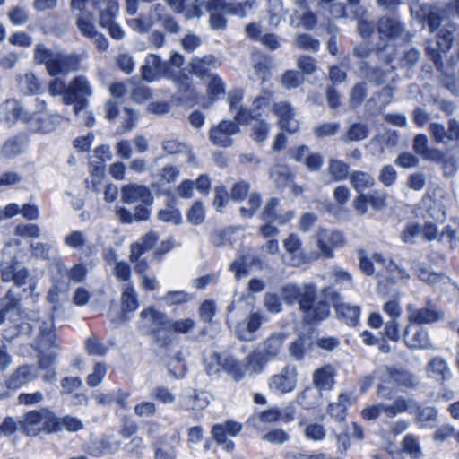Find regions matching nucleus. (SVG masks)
Returning a JSON list of instances; mask_svg holds the SVG:
<instances>
[{"label":"nucleus","instance_id":"f257e3e1","mask_svg":"<svg viewBox=\"0 0 459 459\" xmlns=\"http://www.w3.org/2000/svg\"><path fill=\"white\" fill-rule=\"evenodd\" d=\"M281 295L288 305L299 304L304 320L312 324L329 316V306L325 301L316 302V287L314 283H287L281 288Z\"/></svg>","mask_w":459,"mask_h":459},{"label":"nucleus","instance_id":"f03ea898","mask_svg":"<svg viewBox=\"0 0 459 459\" xmlns=\"http://www.w3.org/2000/svg\"><path fill=\"white\" fill-rule=\"evenodd\" d=\"M31 323L22 324V330H30V333L34 336L32 347L39 353L49 351L51 349H59L60 342L56 335L54 329V320L50 315L45 314L42 316H36L33 312L29 318Z\"/></svg>","mask_w":459,"mask_h":459},{"label":"nucleus","instance_id":"7ed1b4c3","mask_svg":"<svg viewBox=\"0 0 459 459\" xmlns=\"http://www.w3.org/2000/svg\"><path fill=\"white\" fill-rule=\"evenodd\" d=\"M284 339L283 334L273 333L247 356V360L253 373H261L264 366L280 354Z\"/></svg>","mask_w":459,"mask_h":459},{"label":"nucleus","instance_id":"20e7f679","mask_svg":"<svg viewBox=\"0 0 459 459\" xmlns=\"http://www.w3.org/2000/svg\"><path fill=\"white\" fill-rule=\"evenodd\" d=\"M323 292L332 303L338 319L351 326L358 325L360 315L359 306L344 302L342 295L330 287L325 288Z\"/></svg>","mask_w":459,"mask_h":459},{"label":"nucleus","instance_id":"39448f33","mask_svg":"<svg viewBox=\"0 0 459 459\" xmlns=\"http://www.w3.org/2000/svg\"><path fill=\"white\" fill-rule=\"evenodd\" d=\"M86 58L85 54L55 53L53 60L48 64V73L51 76L66 75L70 72L82 68V63Z\"/></svg>","mask_w":459,"mask_h":459},{"label":"nucleus","instance_id":"423d86ee","mask_svg":"<svg viewBox=\"0 0 459 459\" xmlns=\"http://www.w3.org/2000/svg\"><path fill=\"white\" fill-rule=\"evenodd\" d=\"M298 385V370L293 365L285 366L268 380L269 390L277 395H283L295 390Z\"/></svg>","mask_w":459,"mask_h":459},{"label":"nucleus","instance_id":"0eeeda50","mask_svg":"<svg viewBox=\"0 0 459 459\" xmlns=\"http://www.w3.org/2000/svg\"><path fill=\"white\" fill-rule=\"evenodd\" d=\"M317 248L325 257L333 256V249L343 246L345 242L342 232L336 230L318 229L315 233Z\"/></svg>","mask_w":459,"mask_h":459},{"label":"nucleus","instance_id":"6e6552de","mask_svg":"<svg viewBox=\"0 0 459 459\" xmlns=\"http://www.w3.org/2000/svg\"><path fill=\"white\" fill-rule=\"evenodd\" d=\"M239 133L238 125L233 120H221L209 131V140L213 145L227 148L233 144L232 136Z\"/></svg>","mask_w":459,"mask_h":459},{"label":"nucleus","instance_id":"1a4fd4ad","mask_svg":"<svg viewBox=\"0 0 459 459\" xmlns=\"http://www.w3.org/2000/svg\"><path fill=\"white\" fill-rule=\"evenodd\" d=\"M407 310L409 323L418 325L433 324L445 317V313L437 309L430 300L427 301L426 306L421 308H417L414 305L410 304Z\"/></svg>","mask_w":459,"mask_h":459},{"label":"nucleus","instance_id":"9d476101","mask_svg":"<svg viewBox=\"0 0 459 459\" xmlns=\"http://www.w3.org/2000/svg\"><path fill=\"white\" fill-rule=\"evenodd\" d=\"M454 32L455 28L452 25H449L447 28H443L438 31L437 41L435 46L432 41H426V54L435 62L436 65L440 61L441 52H446L450 49L454 41Z\"/></svg>","mask_w":459,"mask_h":459},{"label":"nucleus","instance_id":"9b49d317","mask_svg":"<svg viewBox=\"0 0 459 459\" xmlns=\"http://www.w3.org/2000/svg\"><path fill=\"white\" fill-rule=\"evenodd\" d=\"M169 318L166 314L153 307L143 309L140 313L139 326L147 333L157 334L160 330H167Z\"/></svg>","mask_w":459,"mask_h":459},{"label":"nucleus","instance_id":"f8f14e48","mask_svg":"<svg viewBox=\"0 0 459 459\" xmlns=\"http://www.w3.org/2000/svg\"><path fill=\"white\" fill-rule=\"evenodd\" d=\"M295 407L292 403H289L287 406L282 408L272 406L261 411L257 416L251 418L249 421L255 422L256 420H260L263 423H288L292 421L295 419Z\"/></svg>","mask_w":459,"mask_h":459},{"label":"nucleus","instance_id":"ddd939ff","mask_svg":"<svg viewBox=\"0 0 459 459\" xmlns=\"http://www.w3.org/2000/svg\"><path fill=\"white\" fill-rule=\"evenodd\" d=\"M403 341L411 350H429L432 348L427 330L415 324H409L404 330Z\"/></svg>","mask_w":459,"mask_h":459},{"label":"nucleus","instance_id":"4468645a","mask_svg":"<svg viewBox=\"0 0 459 459\" xmlns=\"http://www.w3.org/2000/svg\"><path fill=\"white\" fill-rule=\"evenodd\" d=\"M377 30L380 37H385L388 40L411 39V35L405 31L404 25L396 17L381 18L377 23Z\"/></svg>","mask_w":459,"mask_h":459},{"label":"nucleus","instance_id":"2eb2a0df","mask_svg":"<svg viewBox=\"0 0 459 459\" xmlns=\"http://www.w3.org/2000/svg\"><path fill=\"white\" fill-rule=\"evenodd\" d=\"M221 65L220 60L212 54L202 57L195 56L189 63V72L201 80H205L214 75L212 71L220 67Z\"/></svg>","mask_w":459,"mask_h":459},{"label":"nucleus","instance_id":"dca6fc26","mask_svg":"<svg viewBox=\"0 0 459 459\" xmlns=\"http://www.w3.org/2000/svg\"><path fill=\"white\" fill-rule=\"evenodd\" d=\"M0 118L6 124L12 125L16 120L30 122L33 119V115L29 110H25L16 100L11 99L0 106Z\"/></svg>","mask_w":459,"mask_h":459},{"label":"nucleus","instance_id":"f3484780","mask_svg":"<svg viewBox=\"0 0 459 459\" xmlns=\"http://www.w3.org/2000/svg\"><path fill=\"white\" fill-rule=\"evenodd\" d=\"M273 111L278 117L281 129L293 134L299 128V121L296 117L295 109L287 102H278L273 105Z\"/></svg>","mask_w":459,"mask_h":459},{"label":"nucleus","instance_id":"a211bd4d","mask_svg":"<svg viewBox=\"0 0 459 459\" xmlns=\"http://www.w3.org/2000/svg\"><path fill=\"white\" fill-rule=\"evenodd\" d=\"M38 378V372L32 365L24 364L16 368L5 380V386L11 391L19 388Z\"/></svg>","mask_w":459,"mask_h":459},{"label":"nucleus","instance_id":"6ab92c4d","mask_svg":"<svg viewBox=\"0 0 459 459\" xmlns=\"http://www.w3.org/2000/svg\"><path fill=\"white\" fill-rule=\"evenodd\" d=\"M69 87L80 99L74 105V113L77 115L80 111L87 108V100L93 94V88L89 79L84 75L75 76L70 82Z\"/></svg>","mask_w":459,"mask_h":459},{"label":"nucleus","instance_id":"aec40b11","mask_svg":"<svg viewBox=\"0 0 459 459\" xmlns=\"http://www.w3.org/2000/svg\"><path fill=\"white\" fill-rule=\"evenodd\" d=\"M121 199L126 204L142 202L143 204L152 205L153 203V196L150 189L135 183L125 185L121 188Z\"/></svg>","mask_w":459,"mask_h":459},{"label":"nucleus","instance_id":"412c9836","mask_svg":"<svg viewBox=\"0 0 459 459\" xmlns=\"http://www.w3.org/2000/svg\"><path fill=\"white\" fill-rule=\"evenodd\" d=\"M264 322V316L259 312L250 313L242 322L238 323L236 333L239 340L252 342L256 338L255 333L261 327Z\"/></svg>","mask_w":459,"mask_h":459},{"label":"nucleus","instance_id":"4be33fe9","mask_svg":"<svg viewBox=\"0 0 459 459\" xmlns=\"http://www.w3.org/2000/svg\"><path fill=\"white\" fill-rule=\"evenodd\" d=\"M412 149L424 160L440 163L445 160V153L442 151L429 146V139L425 134L415 135Z\"/></svg>","mask_w":459,"mask_h":459},{"label":"nucleus","instance_id":"5701e85b","mask_svg":"<svg viewBox=\"0 0 459 459\" xmlns=\"http://www.w3.org/2000/svg\"><path fill=\"white\" fill-rule=\"evenodd\" d=\"M91 5L98 12L99 24L104 28L116 22L119 10L117 0H91Z\"/></svg>","mask_w":459,"mask_h":459},{"label":"nucleus","instance_id":"b1692460","mask_svg":"<svg viewBox=\"0 0 459 459\" xmlns=\"http://www.w3.org/2000/svg\"><path fill=\"white\" fill-rule=\"evenodd\" d=\"M152 447L154 449L155 459H176L177 453L175 445L178 443L179 437L173 434L171 437H153Z\"/></svg>","mask_w":459,"mask_h":459},{"label":"nucleus","instance_id":"393cba45","mask_svg":"<svg viewBox=\"0 0 459 459\" xmlns=\"http://www.w3.org/2000/svg\"><path fill=\"white\" fill-rule=\"evenodd\" d=\"M165 70L166 63H163L160 57L155 54H149L141 67L142 76L147 82L159 79Z\"/></svg>","mask_w":459,"mask_h":459},{"label":"nucleus","instance_id":"a878e982","mask_svg":"<svg viewBox=\"0 0 459 459\" xmlns=\"http://www.w3.org/2000/svg\"><path fill=\"white\" fill-rule=\"evenodd\" d=\"M429 131L437 143H446L459 139V123L456 120L449 122L448 129L442 124L432 123L429 126Z\"/></svg>","mask_w":459,"mask_h":459},{"label":"nucleus","instance_id":"bb28decb","mask_svg":"<svg viewBox=\"0 0 459 459\" xmlns=\"http://www.w3.org/2000/svg\"><path fill=\"white\" fill-rule=\"evenodd\" d=\"M23 421L28 426L43 424L44 430H52L56 424V416L48 409L31 411L24 415Z\"/></svg>","mask_w":459,"mask_h":459},{"label":"nucleus","instance_id":"cd10ccee","mask_svg":"<svg viewBox=\"0 0 459 459\" xmlns=\"http://www.w3.org/2000/svg\"><path fill=\"white\" fill-rule=\"evenodd\" d=\"M381 377L384 378V383L392 381L398 386L406 388H414L419 384L417 377L411 373L405 370L394 369L391 368H385V375L383 374Z\"/></svg>","mask_w":459,"mask_h":459},{"label":"nucleus","instance_id":"c85d7f7f","mask_svg":"<svg viewBox=\"0 0 459 459\" xmlns=\"http://www.w3.org/2000/svg\"><path fill=\"white\" fill-rule=\"evenodd\" d=\"M335 375L336 370L334 367H333L330 364L325 365L322 368H317L314 371L312 383L321 391H329L334 385Z\"/></svg>","mask_w":459,"mask_h":459},{"label":"nucleus","instance_id":"c756f323","mask_svg":"<svg viewBox=\"0 0 459 459\" xmlns=\"http://www.w3.org/2000/svg\"><path fill=\"white\" fill-rule=\"evenodd\" d=\"M13 283L14 286L12 289H13L14 291L19 294L20 299H22V295L19 291V289L24 285H28V289H23L25 295L39 296V293L36 292L37 282L34 278L30 276V272L26 267L16 268Z\"/></svg>","mask_w":459,"mask_h":459},{"label":"nucleus","instance_id":"7c9ffc66","mask_svg":"<svg viewBox=\"0 0 459 459\" xmlns=\"http://www.w3.org/2000/svg\"><path fill=\"white\" fill-rule=\"evenodd\" d=\"M426 372L429 377L442 383L451 377L447 361L442 357H435L429 360L426 367Z\"/></svg>","mask_w":459,"mask_h":459},{"label":"nucleus","instance_id":"2f4dec72","mask_svg":"<svg viewBox=\"0 0 459 459\" xmlns=\"http://www.w3.org/2000/svg\"><path fill=\"white\" fill-rule=\"evenodd\" d=\"M118 446V442H112L109 438L103 437L100 439H91L87 445V451L91 455L100 457L115 453Z\"/></svg>","mask_w":459,"mask_h":459},{"label":"nucleus","instance_id":"473e14b6","mask_svg":"<svg viewBox=\"0 0 459 459\" xmlns=\"http://www.w3.org/2000/svg\"><path fill=\"white\" fill-rule=\"evenodd\" d=\"M412 410L416 411L415 420L419 428L425 429L437 427L436 421L437 420L438 413L436 408L431 406L421 407L419 403L416 402V405L412 406Z\"/></svg>","mask_w":459,"mask_h":459},{"label":"nucleus","instance_id":"72a5a7b5","mask_svg":"<svg viewBox=\"0 0 459 459\" xmlns=\"http://www.w3.org/2000/svg\"><path fill=\"white\" fill-rule=\"evenodd\" d=\"M322 400V391L313 385L307 386L298 394L296 402L304 409H312L320 404Z\"/></svg>","mask_w":459,"mask_h":459},{"label":"nucleus","instance_id":"f704fd0d","mask_svg":"<svg viewBox=\"0 0 459 459\" xmlns=\"http://www.w3.org/2000/svg\"><path fill=\"white\" fill-rule=\"evenodd\" d=\"M251 370L249 365H245L233 356L227 353L224 359L223 371L230 376L235 381L239 382L246 377V372Z\"/></svg>","mask_w":459,"mask_h":459},{"label":"nucleus","instance_id":"c9c22d12","mask_svg":"<svg viewBox=\"0 0 459 459\" xmlns=\"http://www.w3.org/2000/svg\"><path fill=\"white\" fill-rule=\"evenodd\" d=\"M20 298L13 289H9L6 294L0 299V325L6 319L9 312L19 311Z\"/></svg>","mask_w":459,"mask_h":459},{"label":"nucleus","instance_id":"e433bc0d","mask_svg":"<svg viewBox=\"0 0 459 459\" xmlns=\"http://www.w3.org/2000/svg\"><path fill=\"white\" fill-rule=\"evenodd\" d=\"M290 24L292 27L302 26L307 30H313L317 24V17L315 13L309 10H306L302 13L294 11L290 17Z\"/></svg>","mask_w":459,"mask_h":459},{"label":"nucleus","instance_id":"4c0bfd02","mask_svg":"<svg viewBox=\"0 0 459 459\" xmlns=\"http://www.w3.org/2000/svg\"><path fill=\"white\" fill-rule=\"evenodd\" d=\"M227 353H218L215 351L206 352L204 357V367L207 375L217 376L223 371L224 359Z\"/></svg>","mask_w":459,"mask_h":459},{"label":"nucleus","instance_id":"58836bf2","mask_svg":"<svg viewBox=\"0 0 459 459\" xmlns=\"http://www.w3.org/2000/svg\"><path fill=\"white\" fill-rule=\"evenodd\" d=\"M392 265L390 260L385 258L381 254H375L371 259L360 255L359 268L368 275L372 274L375 271L380 273L382 267Z\"/></svg>","mask_w":459,"mask_h":459},{"label":"nucleus","instance_id":"ea45409f","mask_svg":"<svg viewBox=\"0 0 459 459\" xmlns=\"http://www.w3.org/2000/svg\"><path fill=\"white\" fill-rule=\"evenodd\" d=\"M255 260V257L248 252L241 251L238 257L231 263L230 269L234 272L236 279L239 280L241 277L247 275L248 270Z\"/></svg>","mask_w":459,"mask_h":459},{"label":"nucleus","instance_id":"a19ab883","mask_svg":"<svg viewBox=\"0 0 459 459\" xmlns=\"http://www.w3.org/2000/svg\"><path fill=\"white\" fill-rule=\"evenodd\" d=\"M58 118L56 116L43 114L42 116L36 117L33 121L27 122V124L30 125V129L34 132L48 134L55 129Z\"/></svg>","mask_w":459,"mask_h":459},{"label":"nucleus","instance_id":"79ce46f5","mask_svg":"<svg viewBox=\"0 0 459 459\" xmlns=\"http://www.w3.org/2000/svg\"><path fill=\"white\" fill-rule=\"evenodd\" d=\"M18 87L25 95L39 94L41 91V83L38 77L30 72L24 74L18 80Z\"/></svg>","mask_w":459,"mask_h":459},{"label":"nucleus","instance_id":"37998d69","mask_svg":"<svg viewBox=\"0 0 459 459\" xmlns=\"http://www.w3.org/2000/svg\"><path fill=\"white\" fill-rule=\"evenodd\" d=\"M414 405H416L415 400L398 397L392 404H383V413L388 418H394L397 414L411 411Z\"/></svg>","mask_w":459,"mask_h":459},{"label":"nucleus","instance_id":"c03bdc74","mask_svg":"<svg viewBox=\"0 0 459 459\" xmlns=\"http://www.w3.org/2000/svg\"><path fill=\"white\" fill-rule=\"evenodd\" d=\"M350 182L351 186L359 193L371 188L375 185L373 176L361 170L352 171L350 175Z\"/></svg>","mask_w":459,"mask_h":459},{"label":"nucleus","instance_id":"a18cd8bd","mask_svg":"<svg viewBox=\"0 0 459 459\" xmlns=\"http://www.w3.org/2000/svg\"><path fill=\"white\" fill-rule=\"evenodd\" d=\"M76 27L80 33L90 39L96 31V25L91 13L81 11L76 17Z\"/></svg>","mask_w":459,"mask_h":459},{"label":"nucleus","instance_id":"49530a36","mask_svg":"<svg viewBox=\"0 0 459 459\" xmlns=\"http://www.w3.org/2000/svg\"><path fill=\"white\" fill-rule=\"evenodd\" d=\"M25 138L16 135L7 139L2 146L1 156L5 159H13L22 152Z\"/></svg>","mask_w":459,"mask_h":459},{"label":"nucleus","instance_id":"de8ad7c7","mask_svg":"<svg viewBox=\"0 0 459 459\" xmlns=\"http://www.w3.org/2000/svg\"><path fill=\"white\" fill-rule=\"evenodd\" d=\"M121 307L124 312L135 311L139 307L137 293L132 283H126L123 287Z\"/></svg>","mask_w":459,"mask_h":459},{"label":"nucleus","instance_id":"09e8293b","mask_svg":"<svg viewBox=\"0 0 459 459\" xmlns=\"http://www.w3.org/2000/svg\"><path fill=\"white\" fill-rule=\"evenodd\" d=\"M368 136V126L363 123H353L350 126L347 132L340 137V140L345 143L351 142H359Z\"/></svg>","mask_w":459,"mask_h":459},{"label":"nucleus","instance_id":"8fccbe9b","mask_svg":"<svg viewBox=\"0 0 459 459\" xmlns=\"http://www.w3.org/2000/svg\"><path fill=\"white\" fill-rule=\"evenodd\" d=\"M129 27L141 34L149 32L154 26V20L149 13H141L138 17L127 20Z\"/></svg>","mask_w":459,"mask_h":459},{"label":"nucleus","instance_id":"3c124183","mask_svg":"<svg viewBox=\"0 0 459 459\" xmlns=\"http://www.w3.org/2000/svg\"><path fill=\"white\" fill-rule=\"evenodd\" d=\"M425 22L429 27L430 31L438 28L443 19L442 12L435 6L425 5L420 9Z\"/></svg>","mask_w":459,"mask_h":459},{"label":"nucleus","instance_id":"603ef678","mask_svg":"<svg viewBox=\"0 0 459 459\" xmlns=\"http://www.w3.org/2000/svg\"><path fill=\"white\" fill-rule=\"evenodd\" d=\"M270 177L280 188L285 187L292 178L290 168L285 165L273 166L270 170Z\"/></svg>","mask_w":459,"mask_h":459},{"label":"nucleus","instance_id":"864d4df0","mask_svg":"<svg viewBox=\"0 0 459 459\" xmlns=\"http://www.w3.org/2000/svg\"><path fill=\"white\" fill-rule=\"evenodd\" d=\"M402 451L412 459H420L423 453L419 441L411 435H407L402 442Z\"/></svg>","mask_w":459,"mask_h":459},{"label":"nucleus","instance_id":"5fc2aeb1","mask_svg":"<svg viewBox=\"0 0 459 459\" xmlns=\"http://www.w3.org/2000/svg\"><path fill=\"white\" fill-rule=\"evenodd\" d=\"M209 403L205 393H194L186 395L183 401V406L189 410H203Z\"/></svg>","mask_w":459,"mask_h":459},{"label":"nucleus","instance_id":"6e6d98bb","mask_svg":"<svg viewBox=\"0 0 459 459\" xmlns=\"http://www.w3.org/2000/svg\"><path fill=\"white\" fill-rule=\"evenodd\" d=\"M328 170L335 181H341L347 178L349 174V165L340 160H331Z\"/></svg>","mask_w":459,"mask_h":459},{"label":"nucleus","instance_id":"4d7b16f0","mask_svg":"<svg viewBox=\"0 0 459 459\" xmlns=\"http://www.w3.org/2000/svg\"><path fill=\"white\" fill-rule=\"evenodd\" d=\"M167 305H182L193 299V295L184 290H172L166 293L161 299Z\"/></svg>","mask_w":459,"mask_h":459},{"label":"nucleus","instance_id":"13d9d810","mask_svg":"<svg viewBox=\"0 0 459 459\" xmlns=\"http://www.w3.org/2000/svg\"><path fill=\"white\" fill-rule=\"evenodd\" d=\"M195 327V322L191 318L178 319L171 321L168 325L167 330H170L176 333L187 334Z\"/></svg>","mask_w":459,"mask_h":459},{"label":"nucleus","instance_id":"bf43d9fd","mask_svg":"<svg viewBox=\"0 0 459 459\" xmlns=\"http://www.w3.org/2000/svg\"><path fill=\"white\" fill-rule=\"evenodd\" d=\"M158 218L161 221L175 225L180 224L182 221L180 211L173 205H168L161 209L158 213Z\"/></svg>","mask_w":459,"mask_h":459},{"label":"nucleus","instance_id":"052dcab7","mask_svg":"<svg viewBox=\"0 0 459 459\" xmlns=\"http://www.w3.org/2000/svg\"><path fill=\"white\" fill-rule=\"evenodd\" d=\"M9 21L13 25H23L30 20V14L22 6L11 7L7 13Z\"/></svg>","mask_w":459,"mask_h":459},{"label":"nucleus","instance_id":"680f3d73","mask_svg":"<svg viewBox=\"0 0 459 459\" xmlns=\"http://www.w3.org/2000/svg\"><path fill=\"white\" fill-rule=\"evenodd\" d=\"M86 242L87 238L81 230H74L64 238V244L73 249H82Z\"/></svg>","mask_w":459,"mask_h":459},{"label":"nucleus","instance_id":"e2e57ef3","mask_svg":"<svg viewBox=\"0 0 459 459\" xmlns=\"http://www.w3.org/2000/svg\"><path fill=\"white\" fill-rule=\"evenodd\" d=\"M62 429H66V430H80L82 429V423L80 420L71 416H65L63 418L56 417V424L52 427V430H61Z\"/></svg>","mask_w":459,"mask_h":459},{"label":"nucleus","instance_id":"0e129e2a","mask_svg":"<svg viewBox=\"0 0 459 459\" xmlns=\"http://www.w3.org/2000/svg\"><path fill=\"white\" fill-rule=\"evenodd\" d=\"M205 218V209L201 201L193 204L187 212V220L193 225L201 224Z\"/></svg>","mask_w":459,"mask_h":459},{"label":"nucleus","instance_id":"69168bd1","mask_svg":"<svg viewBox=\"0 0 459 459\" xmlns=\"http://www.w3.org/2000/svg\"><path fill=\"white\" fill-rule=\"evenodd\" d=\"M206 80H208L207 94L210 96L211 99L215 100L220 95L224 94V83L217 74H214L207 78Z\"/></svg>","mask_w":459,"mask_h":459},{"label":"nucleus","instance_id":"338daca9","mask_svg":"<svg viewBox=\"0 0 459 459\" xmlns=\"http://www.w3.org/2000/svg\"><path fill=\"white\" fill-rule=\"evenodd\" d=\"M332 277L333 278L334 284L341 289L349 290L354 286L351 275L344 270L334 269L332 273Z\"/></svg>","mask_w":459,"mask_h":459},{"label":"nucleus","instance_id":"774afa93","mask_svg":"<svg viewBox=\"0 0 459 459\" xmlns=\"http://www.w3.org/2000/svg\"><path fill=\"white\" fill-rule=\"evenodd\" d=\"M377 179L384 186L390 187L396 182L397 172L392 165H385L380 169Z\"/></svg>","mask_w":459,"mask_h":459}]
</instances>
